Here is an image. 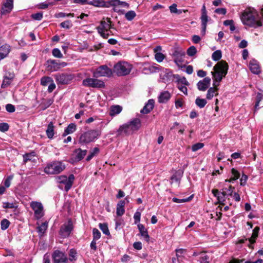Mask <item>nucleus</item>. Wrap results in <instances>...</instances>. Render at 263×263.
Returning <instances> with one entry per match:
<instances>
[{
    "mask_svg": "<svg viewBox=\"0 0 263 263\" xmlns=\"http://www.w3.org/2000/svg\"><path fill=\"white\" fill-rule=\"evenodd\" d=\"M229 65L228 63L224 61L218 62L213 67V71H211L213 80V86L214 87H210L208 90L206 98L209 100L211 99L217 90L216 87L219 85V83L222 79L226 77L228 73Z\"/></svg>",
    "mask_w": 263,
    "mask_h": 263,
    "instance_id": "f257e3e1",
    "label": "nucleus"
},
{
    "mask_svg": "<svg viewBox=\"0 0 263 263\" xmlns=\"http://www.w3.org/2000/svg\"><path fill=\"white\" fill-rule=\"evenodd\" d=\"M240 19L244 25L249 27L257 28L263 25L258 11L252 7L247 8L242 13Z\"/></svg>",
    "mask_w": 263,
    "mask_h": 263,
    "instance_id": "f03ea898",
    "label": "nucleus"
},
{
    "mask_svg": "<svg viewBox=\"0 0 263 263\" xmlns=\"http://www.w3.org/2000/svg\"><path fill=\"white\" fill-rule=\"evenodd\" d=\"M141 126V121L138 118H135L120 126L117 131V136H129L138 130Z\"/></svg>",
    "mask_w": 263,
    "mask_h": 263,
    "instance_id": "7ed1b4c3",
    "label": "nucleus"
},
{
    "mask_svg": "<svg viewBox=\"0 0 263 263\" xmlns=\"http://www.w3.org/2000/svg\"><path fill=\"white\" fill-rule=\"evenodd\" d=\"M133 67L128 62L121 61L114 65V71L118 76H125L129 74Z\"/></svg>",
    "mask_w": 263,
    "mask_h": 263,
    "instance_id": "20e7f679",
    "label": "nucleus"
},
{
    "mask_svg": "<svg viewBox=\"0 0 263 263\" xmlns=\"http://www.w3.org/2000/svg\"><path fill=\"white\" fill-rule=\"evenodd\" d=\"M99 136L98 131L96 130H90L82 134L79 140V143L86 144L97 139Z\"/></svg>",
    "mask_w": 263,
    "mask_h": 263,
    "instance_id": "39448f33",
    "label": "nucleus"
},
{
    "mask_svg": "<svg viewBox=\"0 0 263 263\" xmlns=\"http://www.w3.org/2000/svg\"><path fill=\"white\" fill-rule=\"evenodd\" d=\"M65 168V165L61 161H53L47 165L44 172L47 174H58Z\"/></svg>",
    "mask_w": 263,
    "mask_h": 263,
    "instance_id": "423d86ee",
    "label": "nucleus"
},
{
    "mask_svg": "<svg viewBox=\"0 0 263 263\" xmlns=\"http://www.w3.org/2000/svg\"><path fill=\"white\" fill-rule=\"evenodd\" d=\"M119 0H92L88 3V5L96 7L109 8L110 6H115Z\"/></svg>",
    "mask_w": 263,
    "mask_h": 263,
    "instance_id": "0eeeda50",
    "label": "nucleus"
},
{
    "mask_svg": "<svg viewBox=\"0 0 263 263\" xmlns=\"http://www.w3.org/2000/svg\"><path fill=\"white\" fill-rule=\"evenodd\" d=\"M74 179V176L73 174L70 175L68 178L65 175L59 176L56 178L58 183H63L65 184L64 189L66 192L69 190L71 187Z\"/></svg>",
    "mask_w": 263,
    "mask_h": 263,
    "instance_id": "6e6552de",
    "label": "nucleus"
},
{
    "mask_svg": "<svg viewBox=\"0 0 263 263\" xmlns=\"http://www.w3.org/2000/svg\"><path fill=\"white\" fill-rule=\"evenodd\" d=\"M112 74V70L107 66L101 65L96 69L93 73V76L95 78L106 77H110Z\"/></svg>",
    "mask_w": 263,
    "mask_h": 263,
    "instance_id": "1a4fd4ad",
    "label": "nucleus"
},
{
    "mask_svg": "<svg viewBox=\"0 0 263 263\" xmlns=\"http://www.w3.org/2000/svg\"><path fill=\"white\" fill-rule=\"evenodd\" d=\"M83 85L84 86L97 88H104L105 86L103 81L93 78H87L83 80Z\"/></svg>",
    "mask_w": 263,
    "mask_h": 263,
    "instance_id": "9d476101",
    "label": "nucleus"
},
{
    "mask_svg": "<svg viewBox=\"0 0 263 263\" xmlns=\"http://www.w3.org/2000/svg\"><path fill=\"white\" fill-rule=\"evenodd\" d=\"M73 229L72 222L69 220L67 222L64 223L61 227L59 234L62 238L68 237Z\"/></svg>",
    "mask_w": 263,
    "mask_h": 263,
    "instance_id": "9b49d317",
    "label": "nucleus"
},
{
    "mask_svg": "<svg viewBox=\"0 0 263 263\" xmlns=\"http://www.w3.org/2000/svg\"><path fill=\"white\" fill-rule=\"evenodd\" d=\"M30 206L34 212V216L36 219H40L43 216V206L41 202L32 201L30 203Z\"/></svg>",
    "mask_w": 263,
    "mask_h": 263,
    "instance_id": "f8f14e48",
    "label": "nucleus"
},
{
    "mask_svg": "<svg viewBox=\"0 0 263 263\" xmlns=\"http://www.w3.org/2000/svg\"><path fill=\"white\" fill-rule=\"evenodd\" d=\"M52 257L54 263H68L67 256L59 250H56L53 252Z\"/></svg>",
    "mask_w": 263,
    "mask_h": 263,
    "instance_id": "ddd939ff",
    "label": "nucleus"
},
{
    "mask_svg": "<svg viewBox=\"0 0 263 263\" xmlns=\"http://www.w3.org/2000/svg\"><path fill=\"white\" fill-rule=\"evenodd\" d=\"M174 61L178 66H180L183 62V57L185 55V52L180 49H176L173 53Z\"/></svg>",
    "mask_w": 263,
    "mask_h": 263,
    "instance_id": "4468645a",
    "label": "nucleus"
},
{
    "mask_svg": "<svg viewBox=\"0 0 263 263\" xmlns=\"http://www.w3.org/2000/svg\"><path fill=\"white\" fill-rule=\"evenodd\" d=\"M211 78L205 77L203 80L199 81L197 84L198 89L200 91H205L210 85Z\"/></svg>",
    "mask_w": 263,
    "mask_h": 263,
    "instance_id": "2eb2a0df",
    "label": "nucleus"
},
{
    "mask_svg": "<svg viewBox=\"0 0 263 263\" xmlns=\"http://www.w3.org/2000/svg\"><path fill=\"white\" fill-rule=\"evenodd\" d=\"M56 82L58 84H66L71 79L70 75L62 73L55 76Z\"/></svg>",
    "mask_w": 263,
    "mask_h": 263,
    "instance_id": "dca6fc26",
    "label": "nucleus"
},
{
    "mask_svg": "<svg viewBox=\"0 0 263 263\" xmlns=\"http://www.w3.org/2000/svg\"><path fill=\"white\" fill-rule=\"evenodd\" d=\"M212 193L213 195L217 198L218 203L220 204L224 205L223 202L226 200L225 196L227 195V192L223 191L220 193L218 190L213 189L212 190Z\"/></svg>",
    "mask_w": 263,
    "mask_h": 263,
    "instance_id": "f3484780",
    "label": "nucleus"
},
{
    "mask_svg": "<svg viewBox=\"0 0 263 263\" xmlns=\"http://www.w3.org/2000/svg\"><path fill=\"white\" fill-rule=\"evenodd\" d=\"M111 22L110 19L106 21H102L100 22V25L97 27L98 33H102V31L108 32L111 28Z\"/></svg>",
    "mask_w": 263,
    "mask_h": 263,
    "instance_id": "a211bd4d",
    "label": "nucleus"
},
{
    "mask_svg": "<svg viewBox=\"0 0 263 263\" xmlns=\"http://www.w3.org/2000/svg\"><path fill=\"white\" fill-rule=\"evenodd\" d=\"M87 153V150H82L81 148H79L76 149L73 151V156L76 161H80L84 158Z\"/></svg>",
    "mask_w": 263,
    "mask_h": 263,
    "instance_id": "6ab92c4d",
    "label": "nucleus"
},
{
    "mask_svg": "<svg viewBox=\"0 0 263 263\" xmlns=\"http://www.w3.org/2000/svg\"><path fill=\"white\" fill-rule=\"evenodd\" d=\"M249 68L251 71L254 74H259L260 72L258 62L254 60H251L249 63Z\"/></svg>",
    "mask_w": 263,
    "mask_h": 263,
    "instance_id": "aec40b11",
    "label": "nucleus"
},
{
    "mask_svg": "<svg viewBox=\"0 0 263 263\" xmlns=\"http://www.w3.org/2000/svg\"><path fill=\"white\" fill-rule=\"evenodd\" d=\"M160 70V67L159 65L155 64L152 65H147L145 66L142 69V72L145 74H148L154 72H156Z\"/></svg>",
    "mask_w": 263,
    "mask_h": 263,
    "instance_id": "412c9836",
    "label": "nucleus"
},
{
    "mask_svg": "<svg viewBox=\"0 0 263 263\" xmlns=\"http://www.w3.org/2000/svg\"><path fill=\"white\" fill-rule=\"evenodd\" d=\"M11 50L9 45L5 44L0 47V61L7 57Z\"/></svg>",
    "mask_w": 263,
    "mask_h": 263,
    "instance_id": "4be33fe9",
    "label": "nucleus"
},
{
    "mask_svg": "<svg viewBox=\"0 0 263 263\" xmlns=\"http://www.w3.org/2000/svg\"><path fill=\"white\" fill-rule=\"evenodd\" d=\"M47 70L53 72L59 70L58 64L57 61L55 60L49 59L47 61Z\"/></svg>",
    "mask_w": 263,
    "mask_h": 263,
    "instance_id": "5701e85b",
    "label": "nucleus"
},
{
    "mask_svg": "<svg viewBox=\"0 0 263 263\" xmlns=\"http://www.w3.org/2000/svg\"><path fill=\"white\" fill-rule=\"evenodd\" d=\"M171 95L168 91H164L160 93L158 97V102L160 103H165L171 98Z\"/></svg>",
    "mask_w": 263,
    "mask_h": 263,
    "instance_id": "b1692460",
    "label": "nucleus"
},
{
    "mask_svg": "<svg viewBox=\"0 0 263 263\" xmlns=\"http://www.w3.org/2000/svg\"><path fill=\"white\" fill-rule=\"evenodd\" d=\"M154 103L155 102L153 99L149 100L143 109L141 110V112L144 114L149 113L153 109Z\"/></svg>",
    "mask_w": 263,
    "mask_h": 263,
    "instance_id": "393cba45",
    "label": "nucleus"
},
{
    "mask_svg": "<svg viewBox=\"0 0 263 263\" xmlns=\"http://www.w3.org/2000/svg\"><path fill=\"white\" fill-rule=\"evenodd\" d=\"M138 228L141 236L143 237L146 242H148L149 240V236L148 234L147 230L145 228L144 226L141 223H139L138 224Z\"/></svg>",
    "mask_w": 263,
    "mask_h": 263,
    "instance_id": "a878e982",
    "label": "nucleus"
},
{
    "mask_svg": "<svg viewBox=\"0 0 263 263\" xmlns=\"http://www.w3.org/2000/svg\"><path fill=\"white\" fill-rule=\"evenodd\" d=\"M125 205V202L124 200H120L117 205V215L119 216H121L124 214L125 209L124 206Z\"/></svg>",
    "mask_w": 263,
    "mask_h": 263,
    "instance_id": "bb28decb",
    "label": "nucleus"
},
{
    "mask_svg": "<svg viewBox=\"0 0 263 263\" xmlns=\"http://www.w3.org/2000/svg\"><path fill=\"white\" fill-rule=\"evenodd\" d=\"M13 4L10 3H5L2 8L1 13L2 15H5L9 13L12 10Z\"/></svg>",
    "mask_w": 263,
    "mask_h": 263,
    "instance_id": "cd10ccee",
    "label": "nucleus"
},
{
    "mask_svg": "<svg viewBox=\"0 0 263 263\" xmlns=\"http://www.w3.org/2000/svg\"><path fill=\"white\" fill-rule=\"evenodd\" d=\"M77 129V126L74 123H70L68 126L65 129L64 132L62 136L65 137L67 135L73 133Z\"/></svg>",
    "mask_w": 263,
    "mask_h": 263,
    "instance_id": "c85d7f7f",
    "label": "nucleus"
},
{
    "mask_svg": "<svg viewBox=\"0 0 263 263\" xmlns=\"http://www.w3.org/2000/svg\"><path fill=\"white\" fill-rule=\"evenodd\" d=\"M122 110V108L120 105H113L110 108L109 115L115 116L120 114Z\"/></svg>",
    "mask_w": 263,
    "mask_h": 263,
    "instance_id": "c756f323",
    "label": "nucleus"
},
{
    "mask_svg": "<svg viewBox=\"0 0 263 263\" xmlns=\"http://www.w3.org/2000/svg\"><path fill=\"white\" fill-rule=\"evenodd\" d=\"M259 231V228L256 227L253 230V233L250 238L249 239L250 245L249 247H251V245L253 244L255 242L256 238L258 237V232Z\"/></svg>",
    "mask_w": 263,
    "mask_h": 263,
    "instance_id": "7c9ffc66",
    "label": "nucleus"
},
{
    "mask_svg": "<svg viewBox=\"0 0 263 263\" xmlns=\"http://www.w3.org/2000/svg\"><path fill=\"white\" fill-rule=\"evenodd\" d=\"M182 173L180 171H176L171 177V183L178 182L179 183L182 177Z\"/></svg>",
    "mask_w": 263,
    "mask_h": 263,
    "instance_id": "2f4dec72",
    "label": "nucleus"
},
{
    "mask_svg": "<svg viewBox=\"0 0 263 263\" xmlns=\"http://www.w3.org/2000/svg\"><path fill=\"white\" fill-rule=\"evenodd\" d=\"M48 228V222H43L40 226L37 227V231L39 235L41 237L43 235Z\"/></svg>",
    "mask_w": 263,
    "mask_h": 263,
    "instance_id": "473e14b6",
    "label": "nucleus"
},
{
    "mask_svg": "<svg viewBox=\"0 0 263 263\" xmlns=\"http://www.w3.org/2000/svg\"><path fill=\"white\" fill-rule=\"evenodd\" d=\"M54 125L52 122H50L48 125L47 129H46V133L48 138H53L54 132Z\"/></svg>",
    "mask_w": 263,
    "mask_h": 263,
    "instance_id": "72a5a7b5",
    "label": "nucleus"
},
{
    "mask_svg": "<svg viewBox=\"0 0 263 263\" xmlns=\"http://www.w3.org/2000/svg\"><path fill=\"white\" fill-rule=\"evenodd\" d=\"M197 260L200 263H210V257L205 252H203Z\"/></svg>",
    "mask_w": 263,
    "mask_h": 263,
    "instance_id": "f704fd0d",
    "label": "nucleus"
},
{
    "mask_svg": "<svg viewBox=\"0 0 263 263\" xmlns=\"http://www.w3.org/2000/svg\"><path fill=\"white\" fill-rule=\"evenodd\" d=\"M69 258L70 261H74L77 259V252L74 249H71L68 253Z\"/></svg>",
    "mask_w": 263,
    "mask_h": 263,
    "instance_id": "c9c22d12",
    "label": "nucleus"
},
{
    "mask_svg": "<svg viewBox=\"0 0 263 263\" xmlns=\"http://www.w3.org/2000/svg\"><path fill=\"white\" fill-rule=\"evenodd\" d=\"M100 152L99 148L98 147L93 148L92 151H91L89 153V154L87 157L86 160L87 161H89L94 156L99 154Z\"/></svg>",
    "mask_w": 263,
    "mask_h": 263,
    "instance_id": "e433bc0d",
    "label": "nucleus"
},
{
    "mask_svg": "<svg viewBox=\"0 0 263 263\" xmlns=\"http://www.w3.org/2000/svg\"><path fill=\"white\" fill-rule=\"evenodd\" d=\"M206 103L207 101L204 99H200V98L198 97L195 100V104L200 108H203Z\"/></svg>",
    "mask_w": 263,
    "mask_h": 263,
    "instance_id": "4c0bfd02",
    "label": "nucleus"
},
{
    "mask_svg": "<svg viewBox=\"0 0 263 263\" xmlns=\"http://www.w3.org/2000/svg\"><path fill=\"white\" fill-rule=\"evenodd\" d=\"M53 103V100L52 99H44L40 104L43 110H45L49 107Z\"/></svg>",
    "mask_w": 263,
    "mask_h": 263,
    "instance_id": "58836bf2",
    "label": "nucleus"
},
{
    "mask_svg": "<svg viewBox=\"0 0 263 263\" xmlns=\"http://www.w3.org/2000/svg\"><path fill=\"white\" fill-rule=\"evenodd\" d=\"M99 227L104 234L106 235H109L110 234L109 231L108 230V226L106 223H99Z\"/></svg>",
    "mask_w": 263,
    "mask_h": 263,
    "instance_id": "ea45409f",
    "label": "nucleus"
},
{
    "mask_svg": "<svg viewBox=\"0 0 263 263\" xmlns=\"http://www.w3.org/2000/svg\"><path fill=\"white\" fill-rule=\"evenodd\" d=\"M53 80L51 77H43L41 79V84L43 86H47L48 84L51 83Z\"/></svg>",
    "mask_w": 263,
    "mask_h": 263,
    "instance_id": "a19ab883",
    "label": "nucleus"
},
{
    "mask_svg": "<svg viewBox=\"0 0 263 263\" xmlns=\"http://www.w3.org/2000/svg\"><path fill=\"white\" fill-rule=\"evenodd\" d=\"M35 156V153L32 152L28 154H26L23 155L24 162L26 163L28 161H33L32 159Z\"/></svg>",
    "mask_w": 263,
    "mask_h": 263,
    "instance_id": "79ce46f5",
    "label": "nucleus"
},
{
    "mask_svg": "<svg viewBox=\"0 0 263 263\" xmlns=\"http://www.w3.org/2000/svg\"><path fill=\"white\" fill-rule=\"evenodd\" d=\"M222 57L220 50H216L214 51L212 55V59L215 61H219Z\"/></svg>",
    "mask_w": 263,
    "mask_h": 263,
    "instance_id": "37998d69",
    "label": "nucleus"
},
{
    "mask_svg": "<svg viewBox=\"0 0 263 263\" xmlns=\"http://www.w3.org/2000/svg\"><path fill=\"white\" fill-rule=\"evenodd\" d=\"M60 25L61 28L68 29L72 26V24L71 21L66 20L64 22H62Z\"/></svg>",
    "mask_w": 263,
    "mask_h": 263,
    "instance_id": "c03bdc74",
    "label": "nucleus"
},
{
    "mask_svg": "<svg viewBox=\"0 0 263 263\" xmlns=\"http://www.w3.org/2000/svg\"><path fill=\"white\" fill-rule=\"evenodd\" d=\"M262 99V95L261 93H258L256 98V103L254 106V112L258 109V106L259 102Z\"/></svg>",
    "mask_w": 263,
    "mask_h": 263,
    "instance_id": "a18cd8bd",
    "label": "nucleus"
},
{
    "mask_svg": "<svg viewBox=\"0 0 263 263\" xmlns=\"http://www.w3.org/2000/svg\"><path fill=\"white\" fill-rule=\"evenodd\" d=\"M231 172L233 177L231 178V179L229 181V182H232V181L237 180L239 178L240 176L239 172L234 168L232 169Z\"/></svg>",
    "mask_w": 263,
    "mask_h": 263,
    "instance_id": "49530a36",
    "label": "nucleus"
},
{
    "mask_svg": "<svg viewBox=\"0 0 263 263\" xmlns=\"http://www.w3.org/2000/svg\"><path fill=\"white\" fill-rule=\"evenodd\" d=\"M136 14L134 11L130 10L126 13L125 16L128 21L133 20L136 16Z\"/></svg>",
    "mask_w": 263,
    "mask_h": 263,
    "instance_id": "de8ad7c7",
    "label": "nucleus"
},
{
    "mask_svg": "<svg viewBox=\"0 0 263 263\" xmlns=\"http://www.w3.org/2000/svg\"><path fill=\"white\" fill-rule=\"evenodd\" d=\"M10 222L7 219H3L1 222V229L3 230H5L8 228L10 225Z\"/></svg>",
    "mask_w": 263,
    "mask_h": 263,
    "instance_id": "09e8293b",
    "label": "nucleus"
},
{
    "mask_svg": "<svg viewBox=\"0 0 263 263\" xmlns=\"http://www.w3.org/2000/svg\"><path fill=\"white\" fill-rule=\"evenodd\" d=\"M197 52L196 48L194 46H191L187 50V54L190 57L195 55L197 53Z\"/></svg>",
    "mask_w": 263,
    "mask_h": 263,
    "instance_id": "8fccbe9b",
    "label": "nucleus"
},
{
    "mask_svg": "<svg viewBox=\"0 0 263 263\" xmlns=\"http://www.w3.org/2000/svg\"><path fill=\"white\" fill-rule=\"evenodd\" d=\"M52 53L54 57L57 58H62L63 57L60 49L57 48L53 49Z\"/></svg>",
    "mask_w": 263,
    "mask_h": 263,
    "instance_id": "3c124183",
    "label": "nucleus"
},
{
    "mask_svg": "<svg viewBox=\"0 0 263 263\" xmlns=\"http://www.w3.org/2000/svg\"><path fill=\"white\" fill-rule=\"evenodd\" d=\"M165 57V56L164 54L161 52H157L155 55V58L156 60L159 63L162 62Z\"/></svg>",
    "mask_w": 263,
    "mask_h": 263,
    "instance_id": "603ef678",
    "label": "nucleus"
},
{
    "mask_svg": "<svg viewBox=\"0 0 263 263\" xmlns=\"http://www.w3.org/2000/svg\"><path fill=\"white\" fill-rule=\"evenodd\" d=\"M92 234H93V239L97 240L100 238L101 233L97 229H96V228L93 229Z\"/></svg>",
    "mask_w": 263,
    "mask_h": 263,
    "instance_id": "864d4df0",
    "label": "nucleus"
},
{
    "mask_svg": "<svg viewBox=\"0 0 263 263\" xmlns=\"http://www.w3.org/2000/svg\"><path fill=\"white\" fill-rule=\"evenodd\" d=\"M204 146V144L203 143H197L192 146V150L193 152H196L198 150L201 149Z\"/></svg>",
    "mask_w": 263,
    "mask_h": 263,
    "instance_id": "5fc2aeb1",
    "label": "nucleus"
},
{
    "mask_svg": "<svg viewBox=\"0 0 263 263\" xmlns=\"http://www.w3.org/2000/svg\"><path fill=\"white\" fill-rule=\"evenodd\" d=\"M9 126L7 123H0V131L5 132L9 130Z\"/></svg>",
    "mask_w": 263,
    "mask_h": 263,
    "instance_id": "6e6d98bb",
    "label": "nucleus"
},
{
    "mask_svg": "<svg viewBox=\"0 0 263 263\" xmlns=\"http://www.w3.org/2000/svg\"><path fill=\"white\" fill-rule=\"evenodd\" d=\"M31 18L34 20L40 21L43 18V13L38 12L36 13L32 14L31 15Z\"/></svg>",
    "mask_w": 263,
    "mask_h": 263,
    "instance_id": "4d7b16f0",
    "label": "nucleus"
},
{
    "mask_svg": "<svg viewBox=\"0 0 263 263\" xmlns=\"http://www.w3.org/2000/svg\"><path fill=\"white\" fill-rule=\"evenodd\" d=\"M6 109L8 112L12 113L15 111V107L11 104H8L6 105Z\"/></svg>",
    "mask_w": 263,
    "mask_h": 263,
    "instance_id": "13d9d810",
    "label": "nucleus"
},
{
    "mask_svg": "<svg viewBox=\"0 0 263 263\" xmlns=\"http://www.w3.org/2000/svg\"><path fill=\"white\" fill-rule=\"evenodd\" d=\"M177 82L178 84L180 83L185 86H189L190 85V83L185 77L179 78L178 79Z\"/></svg>",
    "mask_w": 263,
    "mask_h": 263,
    "instance_id": "bf43d9fd",
    "label": "nucleus"
},
{
    "mask_svg": "<svg viewBox=\"0 0 263 263\" xmlns=\"http://www.w3.org/2000/svg\"><path fill=\"white\" fill-rule=\"evenodd\" d=\"M11 81V80H9V79L6 78L4 77V80L1 85L2 88H5L9 86L10 84Z\"/></svg>",
    "mask_w": 263,
    "mask_h": 263,
    "instance_id": "052dcab7",
    "label": "nucleus"
},
{
    "mask_svg": "<svg viewBox=\"0 0 263 263\" xmlns=\"http://www.w3.org/2000/svg\"><path fill=\"white\" fill-rule=\"evenodd\" d=\"M201 25L206 26L208 22V16L206 14H201Z\"/></svg>",
    "mask_w": 263,
    "mask_h": 263,
    "instance_id": "680f3d73",
    "label": "nucleus"
},
{
    "mask_svg": "<svg viewBox=\"0 0 263 263\" xmlns=\"http://www.w3.org/2000/svg\"><path fill=\"white\" fill-rule=\"evenodd\" d=\"M3 207L5 209H13L16 208L15 204L13 203L4 202Z\"/></svg>",
    "mask_w": 263,
    "mask_h": 263,
    "instance_id": "e2e57ef3",
    "label": "nucleus"
},
{
    "mask_svg": "<svg viewBox=\"0 0 263 263\" xmlns=\"http://www.w3.org/2000/svg\"><path fill=\"white\" fill-rule=\"evenodd\" d=\"M141 213L139 211H136L134 214V218L135 220V223H139L140 221Z\"/></svg>",
    "mask_w": 263,
    "mask_h": 263,
    "instance_id": "0e129e2a",
    "label": "nucleus"
},
{
    "mask_svg": "<svg viewBox=\"0 0 263 263\" xmlns=\"http://www.w3.org/2000/svg\"><path fill=\"white\" fill-rule=\"evenodd\" d=\"M176 256L177 258L182 257V254L186 252V250L184 249H178L176 250Z\"/></svg>",
    "mask_w": 263,
    "mask_h": 263,
    "instance_id": "69168bd1",
    "label": "nucleus"
},
{
    "mask_svg": "<svg viewBox=\"0 0 263 263\" xmlns=\"http://www.w3.org/2000/svg\"><path fill=\"white\" fill-rule=\"evenodd\" d=\"M177 88L182 91L184 95H187V88L185 85H178Z\"/></svg>",
    "mask_w": 263,
    "mask_h": 263,
    "instance_id": "338daca9",
    "label": "nucleus"
},
{
    "mask_svg": "<svg viewBox=\"0 0 263 263\" xmlns=\"http://www.w3.org/2000/svg\"><path fill=\"white\" fill-rule=\"evenodd\" d=\"M172 201L176 203L185 202L189 201V198L178 199L174 197L172 199Z\"/></svg>",
    "mask_w": 263,
    "mask_h": 263,
    "instance_id": "774afa93",
    "label": "nucleus"
}]
</instances>
